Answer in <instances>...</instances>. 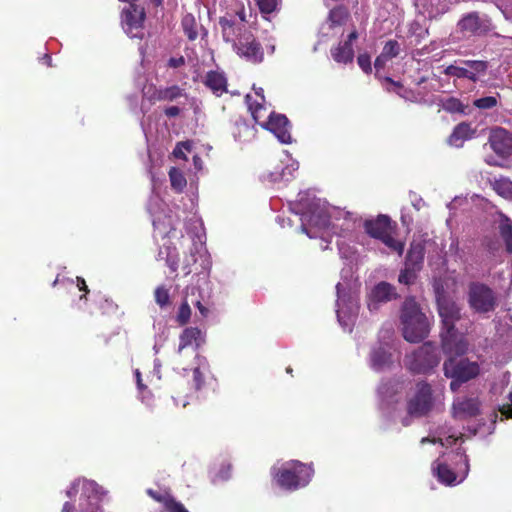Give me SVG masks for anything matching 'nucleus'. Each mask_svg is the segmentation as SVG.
Returning <instances> with one entry per match:
<instances>
[{"label":"nucleus","mask_w":512,"mask_h":512,"mask_svg":"<svg viewBox=\"0 0 512 512\" xmlns=\"http://www.w3.org/2000/svg\"><path fill=\"white\" fill-rule=\"evenodd\" d=\"M298 197V202L291 206V210L301 216V231L309 238L317 237L313 228L324 231L331 228L336 233L340 226L343 231H351L360 221L354 213L332 206L315 196L311 198L310 192H301Z\"/></svg>","instance_id":"nucleus-1"},{"label":"nucleus","mask_w":512,"mask_h":512,"mask_svg":"<svg viewBox=\"0 0 512 512\" xmlns=\"http://www.w3.org/2000/svg\"><path fill=\"white\" fill-rule=\"evenodd\" d=\"M438 306V314L442 322V348L446 355H463L468 350V342L463 333L458 332L454 325L460 319V307L448 297L438 281L433 283Z\"/></svg>","instance_id":"nucleus-2"},{"label":"nucleus","mask_w":512,"mask_h":512,"mask_svg":"<svg viewBox=\"0 0 512 512\" xmlns=\"http://www.w3.org/2000/svg\"><path fill=\"white\" fill-rule=\"evenodd\" d=\"M106 495L107 491L94 480L77 478L66 490V496L77 503V507L67 501L63 504L62 512H100Z\"/></svg>","instance_id":"nucleus-3"},{"label":"nucleus","mask_w":512,"mask_h":512,"mask_svg":"<svg viewBox=\"0 0 512 512\" xmlns=\"http://www.w3.org/2000/svg\"><path fill=\"white\" fill-rule=\"evenodd\" d=\"M255 95V100H252L251 95L246 96V103L254 121L262 128L273 133L280 143H291L290 124L287 117L268 111V108L265 106L262 88L255 89Z\"/></svg>","instance_id":"nucleus-4"},{"label":"nucleus","mask_w":512,"mask_h":512,"mask_svg":"<svg viewBox=\"0 0 512 512\" xmlns=\"http://www.w3.org/2000/svg\"><path fill=\"white\" fill-rule=\"evenodd\" d=\"M314 474L311 464L298 460L277 462L271 468V475L282 489L294 491L309 484Z\"/></svg>","instance_id":"nucleus-5"},{"label":"nucleus","mask_w":512,"mask_h":512,"mask_svg":"<svg viewBox=\"0 0 512 512\" xmlns=\"http://www.w3.org/2000/svg\"><path fill=\"white\" fill-rule=\"evenodd\" d=\"M469 463L467 456L459 449L456 452L442 453L432 463V473L444 485L453 486L467 477Z\"/></svg>","instance_id":"nucleus-6"},{"label":"nucleus","mask_w":512,"mask_h":512,"mask_svg":"<svg viewBox=\"0 0 512 512\" xmlns=\"http://www.w3.org/2000/svg\"><path fill=\"white\" fill-rule=\"evenodd\" d=\"M400 322L403 337L408 342L418 343L425 339L430 332V322L414 297H407L404 300Z\"/></svg>","instance_id":"nucleus-7"},{"label":"nucleus","mask_w":512,"mask_h":512,"mask_svg":"<svg viewBox=\"0 0 512 512\" xmlns=\"http://www.w3.org/2000/svg\"><path fill=\"white\" fill-rule=\"evenodd\" d=\"M433 407L432 389L426 382H419L415 387V391L407 401V413L401 416L399 412H395L394 417L399 418L403 426L411 424V418L422 417L426 415Z\"/></svg>","instance_id":"nucleus-8"},{"label":"nucleus","mask_w":512,"mask_h":512,"mask_svg":"<svg viewBox=\"0 0 512 512\" xmlns=\"http://www.w3.org/2000/svg\"><path fill=\"white\" fill-rule=\"evenodd\" d=\"M365 232L372 238L381 241L388 249L402 255L404 243L394 237V227L386 215H378L376 218L367 219L364 222Z\"/></svg>","instance_id":"nucleus-9"},{"label":"nucleus","mask_w":512,"mask_h":512,"mask_svg":"<svg viewBox=\"0 0 512 512\" xmlns=\"http://www.w3.org/2000/svg\"><path fill=\"white\" fill-rule=\"evenodd\" d=\"M336 291V314L338 322L345 331L351 332L358 313V299L350 290L347 291L342 283L336 285Z\"/></svg>","instance_id":"nucleus-10"},{"label":"nucleus","mask_w":512,"mask_h":512,"mask_svg":"<svg viewBox=\"0 0 512 512\" xmlns=\"http://www.w3.org/2000/svg\"><path fill=\"white\" fill-rule=\"evenodd\" d=\"M440 362V355L435 345L430 342L424 343L414 352L407 354L404 365L414 373H427L436 367Z\"/></svg>","instance_id":"nucleus-11"},{"label":"nucleus","mask_w":512,"mask_h":512,"mask_svg":"<svg viewBox=\"0 0 512 512\" xmlns=\"http://www.w3.org/2000/svg\"><path fill=\"white\" fill-rule=\"evenodd\" d=\"M468 303L470 308L477 313H489L496 308L497 297L487 285L472 282L468 290Z\"/></svg>","instance_id":"nucleus-12"},{"label":"nucleus","mask_w":512,"mask_h":512,"mask_svg":"<svg viewBox=\"0 0 512 512\" xmlns=\"http://www.w3.org/2000/svg\"><path fill=\"white\" fill-rule=\"evenodd\" d=\"M148 211L152 216L155 237H170L175 230V221L166 213L165 205L157 195H152L148 202Z\"/></svg>","instance_id":"nucleus-13"},{"label":"nucleus","mask_w":512,"mask_h":512,"mask_svg":"<svg viewBox=\"0 0 512 512\" xmlns=\"http://www.w3.org/2000/svg\"><path fill=\"white\" fill-rule=\"evenodd\" d=\"M210 297V292H204L199 289V287L190 286L186 288V293L184 300L182 301L176 320L180 325L186 324L191 317V308L189 302H191L200 312L202 317H207L209 315V309L202 304V301H205Z\"/></svg>","instance_id":"nucleus-14"},{"label":"nucleus","mask_w":512,"mask_h":512,"mask_svg":"<svg viewBox=\"0 0 512 512\" xmlns=\"http://www.w3.org/2000/svg\"><path fill=\"white\" fill-rule=\"evenodd\" d=\"M193 266H199L204 271L210 268V260L203 235L191 238L189 254L185 256L183 261V269L186 274L193 271Z\"/></svg>","instance_id":"nucleus-15"},{"label":"nucleus","mask_w":512,"mask_h":512,"mask_svg":"<svg viewBox=\"0 0 512 512\" xmlns=\"http://www.w3.org/2000/svg\"><path fill=\"white\" fill-rule=\"evenodd\" d=\"M450 358L444 362L443 370L446 377L451 379H460V382H466L475 378L480 373V367L477 362L467 359L457 360L449 355Z\"/></svg>","instance_id":"nucleus-16"},{"label":"nucleus","mask_w":512,"mask_h":512,"mask_svg":"<svg viewBox=\"0 0 512 512\" xmlns=\"http://www.w3.org/2000/svg\"><path fill=\"white\" fill-rule=\"evenodd\" d=\"M201 331L195 327L185 328L179 337L178 346V366L176 369L182 371V375L185 376L188 368L184 366L183 358L187 355L192 356V351L197 353V349L200 345Z\"/></svg>","instance_id":"nucleus-17"},{"label":"nucleus","mask_w":512,"mask_h":512,"mask_svg":"<svg viewBox=\"0 0 512 512\" xmlns=\"http://www.w3.org/2000/svg\"><path fill=\"white\" fill-rule=\"evenodd\" d=\"M396 348L391 343H379L372 348L369 357V366L375 372L390 369L394 363Z\"/></svg>","instance_id":"nucleus-18"},{"label":"nucleus","mask_w":512,"mask_h":512,"mask_svg":"<svg viewBox=\"0 0 512 512\" xmlns=\"http://www.w3.org/2000/svg\"><path fill=\"white\" fill-rule=\"evenodd\" d=\"M234 49L240 57L248 61L258 63L263 59V52L260 45L255 42L253 34H239Z\"/></svg>","instance_id":"nucleus-19"},{"label":"nucleus","mask_w":512,"mask_h":512,"mask_svg":"<svg viewBox=\"0 0 512 512\" xmlns=\"http://www.w3.org/2000/svg\"><path fill=\"white\" fill-rule=\"evenodd\" d=\"M491 149L501 158H507L512 154V134L501 127L491 130L489 135Z\"/></svg>","instance_id":"nucleus-20"},{"label":"nucleus","mask_w":512,"mask_h":512,"mask_svg":"<svg viewBox=\"0 0 512 512\" xmlns=\"http://www.w3.org/2000/svg\"><path fill=\"white\" fill-rule=\"evenodd\" d=\"M397 297L395 288L387 283L380 282L375 285L368 295V309L377 311L381 304L389 302Z\"/></svg>","instance_id":"nucleus-21"},{"label":"nucleus","mask_w":512,"mask_h":512,"mask_svg":"<svg viewBox=\"0 0 512 512\" xmlns=\"http://www.w3.org/2000/svg\"><path fill=\"white\" fill-rule=\"evenodd\" d=\"M458 440H462V434L449 427H439L431 432L428 437L421 439V444L432 443L437 448H448Z\"/></svg>","instance_id":"nucleus-22"},{"label":"nucleus","mask_w":512,"mask_h":512,"mask_svg":"<svg viewBox=\"0 0 512 512\" xmlns=\"http://www.w3.org/2000/svg\"><path fill=\"white\" fill-rule=\"evenodd\" d=\"M480 412L478 399L469 397H457L453 401L452 415L457 420H465L475 417Z\"/></svg>","instance_id":"nucleus-23"},{"label":"nucleus","mask_w":512,"mask_h":512,"mask_svg":"<svg viewBox=\"0 0 512 512\" xmlns=\"http://www.w3.org/2000/svg\"><path fill=\"white\" fill-rule=\"evenodd\" d=\"M359 34H349L344 41L331 49L334 61L341 64L351 63L354 59L355 47H357Z\"/></svg>","instance_id":"nucleus-24"},{"label":"nucleus","mask_w":512,"mask_h":512,"mask_svg":"<svg viewBox=\"0 0 512 512\" xmlns=\"http://www.w3.org/2000/svg\"><path fill=\"white\" fill-rule=\"evenodd\" d=\"M146 19V12L144 7L135 3H130L128 7L124 8L121 13V20L129 29L143 28Z\"/></svg>","instance_id":"nucleus-25"},{"label":"nucleus","mask_w":512,"mask_h":512,"mask_svg":"<svg viewBox=\"0 0 512 512\" xmlns=\"http://www.w3.org/2000/svg\"><path fill=\"white\" fill-rule=\"evenodd\" d=\"M461 32H488L490 21L485 17L481 18L477 12L464 16L458 23Z\"/></svg>","instance_id":"nucleus-26"},{"label":"nucleus","mask_w":512,"mask_h":512,"mask_svg":"<svg viewBox=\"0 0 512 512\" xmlns=\"http://www.w3.org/2000/svg\"><path fill=\"white\" fill-rule=\"evenodd\" d=\"M147 494L155 501L161 503L166 512H188V510L180 502L175 501L167 491L148 489Z\"/></svg>","instance_id":"nucleus-27"},{"label":"nucleus","mask_w":512,"mask_h":512,"mask_svg":"<svg viewBox=\"0 0 512 512\" xmlns=\"http://www.w3.org/2000/svg\"><path fill=\"white\" fill-rule=\"evenodd\" d=\"M476 130L471 127L468 123H460L458 124L452 134L448 138V143L451 146L460 148L463 146L464 142L470 140L475 137Z\"/></svg>","instance_id":"nucleus-28"},{"label":"nucleus","mask_w":512,"mask_h":512,"mask_svg":"<svg viewBox=\"0 0 512 512\" xmlns=\"http://www.w3.org/2000/svg\"><path fill=\"white\" fill-rule=\"evenodd\" d=\"M192 357L193 365L191 369L193 371V382L195 389L199 390L204 385V378L205 374L209 371V364L205 357L195 353L194 350L192 351Z\"/></svg>","instance_id":"nucleus-29"},{"label":"nucleus","mask_w":512,"mask_h":512,"mask_svg":"<svg viewBox=\"0 0 512 512\" xmlns=\"http://www.w3.org/2000/svg\"><path fill=\"white\" fill-rule=\"evenodd\" d=\"M205 85L217 96L227 91V79L223 72L210 71L205 76Z\"/></svg>","instance_id":"nucleus-30"},{"label":"nucleus","mask_w":512,"mask_h":512,"mask_svg":"<svg viewBox=\"0 0 512 512\" xmlns=\"http://www.w3.org/2000/svg\"><path fill=\"white\" fill-rule=\"evenodd\" d=\"M299 165L298 162L289 159L288 163L281 170H276L274 172H270L268 177L271 182H288L292 178H294L295 172L298 170Z\"/></svg>","instance_id":"nucleus-31"},{"label":"nucleus","mask_w":512,"mask_h":512,"mask_svg":"<svg viewBox=\"0 0 512 512\" xmlns=\"http://www.w3.org/2000/svg\"><path fill=\"white\" fill-rule=\"evenodd\" d=\"M400 390V384L395 381L382 382L378 387V395L383 405L387 407L394 402V397Z\"/></svg>","instance_id":"nucleus-32"},{"label":"nucleus","mask_w":512,"mask_h":512,"mask_svg":"<svg viewBox=\"0 0 512 512\" xmlns=\"http://www.w3.org/2000/svg\"><path fill=\"white\" fill-rule=\"evenodd\" d=\"M498 229L500 236L505 242L507 252L512 254V220L500 213Z\"/></svg>","instance_id":"nucleus-33"},{"label":"nucleus","mask_w":512,"mask_h":512,"mask_svg":"<svg viewBox=\"0 0 512 512\" xmlns=\"http://www.w3.org/2000/svg\"><path fill=\"white\" fill-rule=\"evenodd\" d=\"M350 17V13L347 7L339 5L334 7L329 12L330 28L335 29L344 25Z\"/></svg>","instance_id":"nucleus-34"},{"label":"nucleus","mask_w":512,"mask_h":512,"mask_svg":"<svg viewBox=\"0 0 512 512\" xmlns=\"http://www.w3.org/2000/svg\"><path fill=\"white\" fill-rule=\"evenodd\" d=\"M158 256L161 259H165L167 265L170 267L172 271H176L178 268V253L175 248H171L165 243H163V247L160 248Z\"/></svg>","instance_id":"nucleus-35"},{"label":"nucleus","mask_w":512,"mask_h":512,"mask_svg":"<svg viewBox=\"0 0 512 512\" xmlns=\"http://www.w3.org/2000/svg\"><path fill=\"white\" fill-rule=\"evenodd\" d=\"M168 175L173 190L176 192H182L186 188L187 180L180 169L172 167L169 170Z\"/></svg>","instance_id":"nucleus-36"},{"label":"nucleus","mask_w":512,"mask_h":512,"mask_svg":"<svg viewBox=\"0 0 512 512\" xmlns=\"http://www.w3.org/2000/svg\"><path fill=\"white\" fill-rule=\"evenodd\" d=\"M494 191L501 197L512 200V181L508 178L501 177L496 179L493 184Z\"/></svg>","instance_id":"nucleus-37"},{"label":"nucleus","mask_w":512,"mask_h":512,"mask_svg":"<svg viewBox=\"0 0 512 512\" xmlns=\"http://www.w3.org/2000/svg\"><path fill=\"white\" fill-rule=\"evenodd\" d=\"M182 96V89L178 86H171L168 88L160 89L155 93L154 98L160 101H172Z\"/></svg>","instance_id":"nucleus-38"},{"label":"nucleus","mask_w":512,"mask_h":512,"mask_svg":"<svg viewBox=\"0 0 512 512\" xmlns=\"http://www.w3.org/2000/svg\"><path fill=\"white\" fill-rule=\"evenodd\" d=\"M444 73L448 76H454L457 78H474V74L472 71H470L467 67H459L456 65H450L448 66Z\"/></svg>","instance_id":"nucleus-39"},{"label":"nucleus","mask_w":512,"mask_h":512,"mask_svg":"<svg viewBox=\"0 0 512 512\" xmlns=\"http://www.w3.org/2000/svg\"><path fill=\"white\" fill-rule=\"evenodd\" d=\"M210 474L213 482L225 481L230 478L231 466L226 463L221 464V466L218 469L213 468L210 471Z\"/></svg>","instance_id":"nucleus-40"},{"label":"nucleus","mask_w":512,"mask_h":512,"mask_svg":"<svg viewBox=\"0 0 512 512\" xmlns=\"http://www.w3.org/2000/svg\"><path fill=\"white\" fill-rule=\"evenodd\" d=\"M193 148V142L190 140L179 142L173 150V156L178 159L187 160V153Z\"/></svg>","instance_id":"nucleus-41"},{"label":"nucleus","mask_w":512,"mask_h":512,"mask_svg":"<svg viewBox=\"0 0 512 512\" xmlns=\"http://www.w3.org/2000/svg\"><path fill=\"white\" fill-rule=\"evenodd\" d=\"M466 67L472 71L474 74V78H470L472 81H476L479 75L485 73L487 69V63L485 61H465Z\"/></svg>","instance_id":"nucleus-42"},{"label":"nucleus","mask_w":512,"mask_h":512,"mask_svg":"<svg viewBox=\"0 0 512 512\" xmlns=\"http://www.w3.org/2000/svg\"><path fill=\"white\" fill-rule=\"evenodd\" d=\"M155 301L160 307H164L170 302L169 289L165 286H159L155 290Z\"/></svg>","instance_id":"nucleus-43"},{"label":"nucleus","mask_w":512,"mask_h":512,"mask_svg":"<svg viewBox=\"0 0 512 512\" xmlns=\"http://www.w3.org/2000/svg\"><path fill=\"white\" fill-rule=\"evenodd\" d=\"M440 105L442 109L451 113L460 112L462 110L461 102L453 97L442 100Z\"/></svg>","instance_id":"nucleus-44"},{"label":"nucleus","mask_w":512,"mask_h":512,"mask_svg":"<svg viewBox=\"0 0 512 512\" xmlns=\"http://www.w3.org/2000/svg\"><path fill=\"white\" fill-rule=\"evenodd\" d=\"M497 104H498L497 98L494 96L482 97V98L476 99L473 102V105L479 109H491V108L497 106Z\"/></svg>","instance_id":"nucleus-45"},{"label":"nucleus","mask_w":512,"mask_h":512,"mask_svg":"<svg viewBox=\"0 0 512 512\" xmlns=\"http://www.w3.org/2000/svg\"><path fill=\"white\" fill-rule=\"evenodd\" d=\"M261 13L270 14L277 6V0H255Z\"/></svg>","instance_id":"nucleus-46"},{"label":"nucleus","mask_w":512,"mask_h":512,"mask_svg":"<svg viewBox=\"0 0 512 512\" xmlns=\"http://www.w3.org/2000/svg\"><path fill=\"white\" fill-rule=\"evenodd\" d=\"M385 81L387 83H389L391 86V88H387L388 91H393V92L397 93L399 96H401L405 99H409V96H408L409 92L405 88H403V86L400 83L394 82L390 78H385Z\"/></svg>","instance_id":"nucleus-47"},{"label":"nucleus","mask_w":512,"mask_h":512,"mask_svg":"<svg viewBox=\"0 0 512 512\" xmlns=\"http://www.w3.org/2000/svg\"><path fill=\"white\" fill-rule=\"evenodd\" d=\"M357 62L359 67L365 72L370 73L372 71L371 58L367 53H360Z\"/></svg>","instance_id":"nucleus-48"},{"label":"nucleus","mask_w":512,"mask_h":512,"mask_svg":"<svg viewBox=\"0 0 512 512\" xmlns=\"http://www.w3.org/2000/svg\"><path fill=\"white\" fill-rule=\"evenodd\" d=\"M415 273L409 268H405L399 275V282L402 284L409 285L414 281Z\"/></svg>","instance_id":"nucleus-49"},{"label":"nucleus","mask_w":512,"mask_h":512,"mask_svg":"<svg viewBox=\"0 0 512 512\" xmlns=\"http://www.w3.org/2000/svg\"><path fill=\"white\" fill-rule=\"evenodd\" d=\"M383 52H387V56L391 59L399 53V44L396 41H389L383 48Z\"/></svg>","instance_id":"nucleus-50"},{"label":"nucleus","mask_w":512,"mask_h":512,"mask_svg":"<svg viewBox=\"0 0 512 512\" xmlns=\"http://www.w3.org/2000/svg\"><path fill=\"white\" fill-rule=\"evenodd\" d=\"M139 398L148 407H151L153 404V396L151 392L144 386L143 390H139Z\"/></svg>","instance_id":"nucleus-51"},{"label":"nucleus","mask_w":512,"mask_h":512,"mask_svg":"<svg viewBox=\"0 0 512 512\" xmlns=\"http://www.w3.org/2000/svg\"><path fill=\"white\" fill-rule=\"evenodd\" d=\"M391 60L389 56H387V52H383L376 58L375 60V69L377 72H379L380 69L384 68L386 63Z\"/></svg>","instance_id":"nucleus-52"},{"label":"nucleus","mask_w":512,"mask_h":512,"mask_svg":"<svg viewBox=\"0 0 512 512\" xmlns=\"http://www.w3.org/2000/svg\"><path fill=\"white\" fill-rule=\"evenodd\" d=\"M509 401L510 403L508 405H504L500 411L502 415H504L507 418H512V392L509 395Z\"/></svg>","instance_id":"nucleus-53"},{"label":"nucleus","mask_w":512,"mask_h":512,"mask_svg":"<svg viewBox=\"0 0 512 512\" xmlns=\"http://www.w3.org/2000/svg\"><path fill=\"white\" fill-rule=\"evenodd\" d=\"M185 63V59L183 56L180 57H172L168 61V66L171 68H178Z\"/></svg>","instance_id":"nucleus-54"},{"label":"nucleus","mask_w":512,"mask_h":512,"mask_svg":"<svg viewBox=\"0 0 512 512\" xmlns=\"http://www.w3.org/2000/svg\"><path fill=\"white\" fill-rule=\"evenodd\" d=\"M193 166L196 173L203 171L204 162L198 155L193 156Z\"/></svg>","instance_id":"nucleus-55"},{"label":"nucleus","mask_w":512,"mask_h":512,"mask_svg":"<svg viewBox=\"0 0 512 512\" xmlns=\"http://www.w3.org/2000/svg\"><path fill=\"white\" fill-rule=\"evenodd\" d=\"M414 258H415L416 260L421 261V260L423 259L422 251H421V250L415 251V250L411 249V250L408 252L407 260H408V261H413V260H414Z\"/></svg>","instance_id":"nucleus-56"},{"label":"nucleus","mask_w":512,"mask_h":512,"mask_svg":"<svg viewBox=\"0 0 512 512\" xmlns=\"http://www.w3.org/2000/svg\"><path fill=\"white\" fill-rule=\"evenodd\" d=\"M179 113H180V109L177 106H170L165 109V114L168 117H175V116L179 115Z\"/></svg>","instance_id":"nucleus-57"},{"label":"nucleus","mask_w":512,"mask_h":512,"mask_svg":"<svg viewBox=\"0 0 512 512\" xmlns=\"http://www.w3.org/2000/svg\"><path fill=\"white\" fill-rule=\"evenodd\" d=\"M134 374H135V378H136V384H137V388L138 390H143L144 389V384L142 382V378H141V373L138 369H136L134 371Z\"/></svg>","instance_id":"nucleus-58"},{"label":"nucleus","mask_w":512,"mask_h":512,"mask_svg":"<svg viewBox=\"0 0 512 512\" xmlns=\"http://www.w3.org/2000/svg\"><path fill=\"white\" fill-rule=\"evenodd\" d=\"M463 382H460V379H452L451 383H450V388L452 391H456L460 385L462 384Z\"/></svg>","instance_id":"nucleus-59"},{"label":"nucleus","mask_w":512,"mask_h":512,"mask_svg":"<svg viewBox=\"0 0 512 512\" xmlns=\"http://www.w3.org/2000/svg\"><path fill=\"white\" fill-rule=\"evenodd\" d=\"M77 282L79 290H84L87 292V285L85 283V280L83 278L77 277Z\"/></svg>","instance_id":"nucleus-60"},{"label":"nucleus","mask_w":512,"mask_h":512,"mask_svg":"<svg viewBox=\"0 0 512 512\" xmlns=\"http://www.w3.org/2000/svg\"><path fill=\"white\" fill-rule=\"evenodd\" d=\"M150 3L153 7L158 8V7H162L163 0H150Z\"/></svg>","instance_id":"nucleus-61"},{"label":"nucleus","mask_w":512,"mask_h":512,"mask_svg":"<svg viewBox=\"0 0 512 512\" xmlns=\"http://www.w3.org/2000/svg\"><path fill=\"white\" fill-rule=\"evenodd\" d=\"M160 367H161V365H160L159 361L156 360L155 363H154V371H155V373L159 374Z\"/></svg>","instance_id":"nucleus-62"},{"label":"nucleus","mask_w":512,"mask_h":512,"mask_svg":"<svg viewBox=\"0 0 512 512\" xmlns=\"http://www.w3.org/2000/svg\"><path fill=\"white\" fill-rule=\"evenodd\" d=\"M44 60L48 66H51V57L48 54L44 56Z\"/></svg>","instance_id":"nucleus-63"},{"label":"nucleus","mask_w":512,"mask_h":512,"mask_svg":"<svg viewBox=\"0 0 512 512\" xmlns=\"http://www.w3.org/2000/svg\"><path fill=\"white\" fill-rule=\"evenodd\" d=\"M220 23L222 24L223 29H226L227 27H229V28L231 27V25L229 24V21H227V20L224 23H223V21H221Z\"/></svg>","instance_id":"nucleus-64"}]
</instances>
